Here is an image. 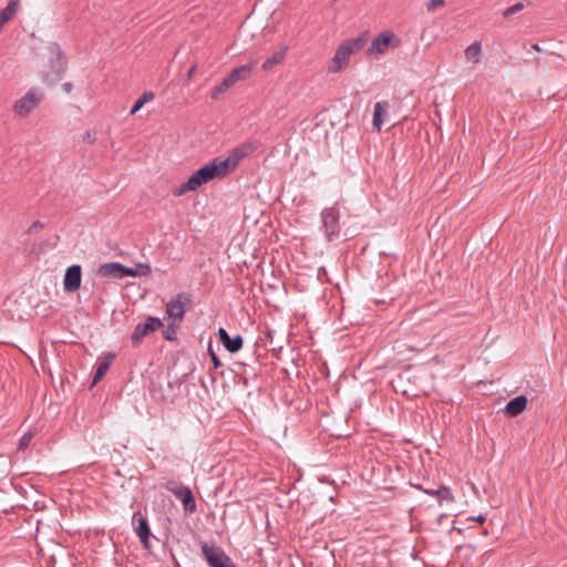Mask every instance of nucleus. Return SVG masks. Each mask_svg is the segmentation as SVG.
<instances>
[{
  "mask_svg": "<svg viewBox=\"0 0 567 567\" xmlns=\"http://www.w3.org/2000/svg\"><path fill=\"white\" fill-rule=\"evenodd\" d=\"M251 144H245L234 148L225 158H215L206 165L195 171L188 179L179 187L173 190L175 196H183L190 192H196L203 185L215 181L223 179L230 174L239 164V162L252 152Z\"/></svg>",
  "mask_w": 567,
  "mask_h": 567,
  "instance_id": "obj_1",
  "label": "nucleus"
},
{
  "mask_svg": "<svg viewBox=\"0 0 567 567\" xmlns=\"http://www.w3.org/2000/svg\"><path fill=\"white\" fill-rule=\"evenodd\" d=\"M364 43L365 37L363 34L343 40L336 49L334 55L329 63L328 72L338 73L346 69L350 63L351 55L359 52L364 47Z\"/></svg>",
  "mask_w": 567,
  "mask_h": 567,
  "instance_id": "obj_2",
  "label": "nucleus"
},
{
  "mask_svg": "<svg viewBox=\"0 0 567 567\" xmlns=\"http://www.w3.org/2000/svg\"><path fill=\"white\" fill-rule=\"evenodd\" d=\"M44 100L43 91L38 86L28 89L17 97L11 105V113L16 120L28 118L41 105Z\"/></svg>",
  "mask_w": 567,
  "mask_h": 567,
  "instance_id": "obj_3",
  "label": "nucleus"
},
{
  "mask_svg": "<svg viewBox=\"0 0 567 567\" xmlns=\"http://www.w3.org/2000/svg\"><path fill=\"white\" fill-rule=\"evenodd\" d=\"M402 45L401 38L391 29H384L372 39L367 49L368 56L379 60L384 56L389 50H396Z\"/></svg>",
  "mask_w": 567,
  "mask_h": 567,
  "instance_id": "obj_4",
  "label": "nucleus"
},
{
  "mask_svg": "<svg viewBox=\"0 0 567 567\" xmlns=\"http://www.w3.org/2000/svg\"><path fill=\"white\" fill-rule=\"evenodd\" d=\"M190 306V298L186 293H178L166 305V320L172 324H178Z\"/></svg>",
  "mask_w": 567,
  "mask_h": 567,
  "instance_id": "obj_5",
  "label": "nucleus"
},
{
  "mask_svg": "<svg viewBox=\"0 0 567 567\" xmlns=\"http://www.w3.org/2000/svg\"><path fill=\"white\" fill-rule=\"evenodd\" d=\"M162 327L161 319L156 317H148L146 322L143 324H137L132 333V342L133 343H140L142 339L150 333L156 331L158 328Z\"/></svg>",
  "mask_w": 567,
  "mask_h": 567,
  "instance_id": "obj_6",
  "label": "nucleus"
},
{
  "mask_svg": "<svg viewBox=\"0 0 567 567\" xmlns=\"http://www.w3.org/2000/svg\"><path fill=\"white\" fill-rule=\"evenodd\" d=\"M203 550L212 567H234L231 560L220 549L204 546Z\"/></svg>",
  "mask_w": 567,
  "mask_h": 567,
  "instance_id": "obj_7",
  "label": "nucleus"
},
{
  "mask_svg": "<svg viewBox=\"0 0 567 567\" xmlns=\"http://www.w3.org/2000/svg\"><path fill=\"white\" fill-rule=\"evenodd\" d=\"M390 121V104L386 101L377 102L373 110L372 124L377 131H381L382 126Z\"/></svg>",
  "mask_w": 567,
  "mask_h": 567,
  "instance_id": "obj_8",
  "label": "nucleus"
},
{
  "mask_svg": "<svg viewBox=\"0 0 567 567\" xmlns=\"http://www.w3.org/2000/svg\"><path fill=\"white\" fill-rule=\"evenodd\" d=\"M82 271L79 265L69 267L65 271L63 279V287L65 291L72 292L81 286Z\"/></svg>",
  "mask_w": 567,
  "mask_h": 567,
  "instance_id": "obj_9",
  "label": "nucleus"
},
{
  "mask_svg": "<svg viewBox=\"0 0 567 567\" xmlns=\"http://www.w3.org/2000/svg\"><path fill=\"white\" fill-rule=\"evenodd\" d=\"M256 65V61L233 69L225 78L234 86L239 81L247 80Z\"/></svg>",
  "mask_w": 567,
  "mask_h": 567,
  "instance_id": "obj_10",
  "label": "nucleus"
},
{
  "mask_svg": "<svg viewBox=\"0 0 567 567\" xmlns=\"http://www.w3.org/2000/svg\"><path fill=\"white\" fill-rule=\"evenodd\" d=\"M171 492L183 503L184 509L193 513L196 509V503L192 491L186 486L171 488Z\"/></svg>",
  "mask_w": 567,
  "mask_h": 567,
  "instance_id": "obj_11",
  "label": "nucleus"
},
{
  "mask_svg": "<svg viewBox=\"0 0 567 567\" xmlns=\"http://www.w3.org/2000/svg\"><path fill=\"white\" fill-rule=\"evenodd\" d=\"M133 520L137 523L136 534L140 537L145 549L151 548L150 537L151 530L146 519L141 514H134Z\"/></svg>",
  "mask_w": 567,
  "mask_h": 567,
  "instance_id": "obj_12",
  "label": "nucleus"
},
{
  "mask_svg": "<svg viewBox=\"0 0 567 567\" xmlns=\"http://www.w3.org/2000/svg\"><path fill=\"white\" fill-rule=\"evenodd\" d=\"M339 213L336 208H327L322 214L323 226L328 236L334 235L338 231Z\"/></svg>",
  "mask_w": 567,
  "mask_h": 567,
  "instance_id": "obj_13",
  "label": "nucleus"
},
{
  "mask_svg": "<svg viewBox=\"0 0 567 567\" xmlns=\"http://www.w3.org/2000/svg\"><path fill=\"white\" fill-rule=\"evenodd\" d=\"M218 336L224 347L231 353L239 351L243 347V338L237 334L230 338L224 328H219Z\"/></svg>",
  "mask_w": 567,
  "mask_h": 567,
  "instance_id": "obj_14",
  "label": "nucleus"
},
{
  "mask_svg": "<svg viewBox=\"0 0 567 567\" xmlns=\"http://www.w3.org/2000/svg\"><path fill=\"white\" fill-rule=\"evenodd\" d=\"M97 275L105 278L122 279L123 278V265L120 262H107L101 265Z\"/></svg>",
  "mask_w": 567,
  "mask_h": 567,
  "instance_id": "obj_15",
  "label": "nucleus"
},
{
  "mask_svg": "<svg viewBox=\"0 0 567 567\" xmlns=\"http://www.w3.org/2000/svg\"><path fill=\"white\" fill-rule=\"evenodd\" d=\"M115 355L111 352L105 353L97 365V369L95 371V374L93 377L92 386H94L99 381L103 379V377L106 374L111 363L113 362Z\"/></svg>",
  "mask_w": 567,
  "mask_h": 567,
  "instance_id": "obj_16",
  "label": "nucleus"
},
{
  "mask_svg": "<svg viewBox=\"0 0 567 567\" xmlns=\"http://www.w3.org/2000/svg\"><path fill=\"white\" fill-rule=\"evenodd\" d=\"M19 8V0H11L7 7L0 11V32L2 31L3 25L16 16Z\"/></svg>",
  "mask_w": 567,
  "mask_h": 567,
  "instance_id": "obj_17",
  "label": "nucleus"
},
{
  "mask_svg": "<svg viewBox=\"0 0 567 567\" xmlns=\"http://www.w3.org/2000/svg\"><path fill=\"white\" fill-rule=\"evenodd\" d=\"M482 54H483V50H482V43L480 41L473 42L472 44L466 47V49L464 51V56H465L466 61L471 62L473 64H477L481 62Z\"/></svg>",
  "mask_w": 567,
  "mask_h": 567,
  "instance_id": "obj_18",
  "label": "nucleus"
},
{
  "mask_svg": "<svg viewBox=\"0 0 567 567\" xmlns=\"http://www.w3.org/2000/svg\"><path fill=\"white\" fill-rule=\"evenodd\" d=\"M527 405V399L524 395L517 396L513 400H511L505 408L506 413L509 416H516L520 414Z\"/></svg>",
  "mask_w": 567,
  "mask_h": 567,
  "instance_id": "obj_19",
  "label": "nucleus"
},
{
  "mask_svg": "<svg viewBox=\"0 0 567 567\" xmlns=\"http://www.w3.org/2000/svg\"><path fill=\"white\" fill-rule=\"evenodd\" d=\"M151 274V267L147 264H138L135 267L123 266L124 277H146Z\"/></svg>",
  "mask_w": 567,
  "mask_h": 567,
  "instance_id": "obj_20",
  "label": "nucleus"
},
{
  "mask_svg": "<svg viewBox=\"0 0 567 567\" xmlns=\"http://www.w3.org/2000/svg\"><path fill=\"white\" fill-rule=\"evenodd\" d=\"M286 52H287V48L284 47L280 50H278L275 53H272L262 63L261 69L268 71V70H271L272 68H275L276 65L281 64L284 62V60H285Z\"/></svg>",
  "mask_w": 567,
  "mask_h": 567,
  "instance_id": "obj_21",
  "label": "nucleus"
},
{
  "mask_svg": "<svg viewBox=\"0 0 567 567\" xmlns=\"http://www.w3.org/2000/svg\"><path fill=\"white\" fill-rule=\"evenodd\" d=\"M425 493L430 494V495H435L439 497V502L440 504L443 502V501H452L453 499V495L451 493V491L447 488V487H442L440 489H436V491H430V489H425L424 491Z\"/></svg>",
  "mask_w": 567,
  "mask_h": 567,
  "instance_id": "obj_22",
  "label": "nucleus"
},
{
  "mask_svg": "<svg viewBox=\"0 0 567 567\" xmlns=\"http://www.w3.org/2000/svg\"><path fill=\"white\" fill-rule=\"evenodd\" d=\"M231 86L233 85L228 82V80L224 78L223 81L212 90V99H218L220 94L227 92Z\"/></svg>",
  "mask_w": 567,
  "mask_h": 567,
  "instance_id": "obj_23",
  "label": "nucleus"
},
{
  "mask_svg": "<svg viewBox=\"0 0 567 567\" xmlns=\"http://www.w3.org/2000/svg\"><path fill=\"white\" fill-rule=\"evenodd\" d=\"M35 435V429L28 430L20 439L18 443V450L23 451L25 450L30 442L32 441L33 436Z\"/></svg>",
  "mask_w": 567,
  "mask_h": 567,
  "instance_id": "obj_24",
  "label": "nucleus"
},
{
  "mask_svg": "<svg viewBox=\"0 0 567 567\" xmlns=\"http://www.w3.org/2000/svg\"><path fill=\"white\" fill-rule=\"evenodd\" d=\"M524 8V4L522 2H517L508 8H506L504 11H503V17L505 18H509L516 13H518L519 11H522Z\"/></svg>",
  "mask_w": 567,
  "mask_h": 567,
  "instance_id": "obj_25",
  "label": "nucleus"
},
{
  "mask_svg": "<svg viewBox=\"0 0 567 567\" xmlns=\"http://www.w3.org/2000/svg\"><path fill=\"white\" fill-rule=\"evenodd\" d=\"M445 6V1L444 0H429L426 2V10L429 12H432V11H435L436 9L439 8H442Z\"/></svg>",
  "mask_w": 567,
  "mask_h": 567,
  "instance_id": "obj_26",
  "label": "nucleus"
},
{
  "mask_svg": "<svg viewBox=\"0 0 567 567\" xmlns=\"http://www.w3.org/2000/svg\"><path fill=\"white\" fill-rule=\"evenodd\" d=\"M96 132L95 131H87L85 132L83 136V141L85 143H93L95 141Z\"/></svg>",
  "mask_w": 567,
  "mask_h": 567,
  "instance_id": "obj_27",
  "label": "nucleus"
},
{
  "mask_svg": "<svg viewBox=\"0 0 567 567\" xmlns=\"http://www.w3.org/2000/svg\"><path fill=\"white\" fill-rule=\"evenodd\" d=\"M175 326L176 324H172V322L169 323V327L165 330L164 334H165V338L167 340H173L174 339V334H175Z\"/></svg>",
  "mask_w": 567,
  "mask_h": 567,
  "instance_id": "obj_28",
  "label": "nucleus"
},
{
  "mask_svg": "<svg viewBox=\"0 0 567 567\" xmlns=\"http://www.w3.org/2000/svg\"><path fill=\"white\" fill-rule=\"evenodd\" d=\"M138 99L146 104L154 100V94L152 92H144Z\"/></svg>",
  "mask_w": 567,
  "mask_h": 567,
  "instance_id": "obj_29",
  "label": "nucleus"
},
{
  "mask_svg": "<svg viewBox=\"0 0 567 567\" xmlns=\"http://www.w3.org/2000/svg\"><path fill=\"white\" fill-rule=\"evenodd\" d=\"M145 104L143 103V101H141L140 99L135 102V104L133 105L132 110H131V114L134 115L136 114Z\"/></svg>",
  "mask_w": 567,
  "mask_h": 567,
  "instance_id": "obj_30",
  "label": "nucleus"
},
{
  "mask_svg": "<svg viewBox=\"0 0 567 567\" xmlns=\"http://www.w3.org/2000/svg\"><path fill=\"white\" fill-rule=\"evenodd\" d=\"M485 516L484 515H478V516H472L468 518V520H473V522H477V523H484L485 522Z\"/></svg>",
  "mask_w": 567,
  "mask_h": 567,
  "instance_id": "obj_31",
  "label": "nucleus"
},
{
  "mask_svg": "<svg viewBox=\"0 0 567 567\" xmlns=\"http://www.w3.org/2000/svg\"><path fill=\"white\" fill-rule=\"evenodd\" d=\"M212 359H213V362H214L215 367H219L220 365L219 360L217 359V357L213 352H212Z\"/></svg>",
  "mask_w": 567,
  "mask_h": 567,
  "instance_id": "obj_32",
  "label": "nucleus"
},
{
  "mask_svg": "<svg viewBox=\"0 0 567 567\" xmlns=\"http://www.w3.org/2000/svg\"><path fill=\"white\" fill-rule=\"evenodd\" d=\"M195 69L196 66L194 65L193 68H190V70L188 71V76L190 78L193 75V73L195 72Z\"/></svg>",
  "mask_w": 567,
  "mask_h": 567,
  "instance_id": "obj_33",
  "label": "nucleus"
}]
</instances>
